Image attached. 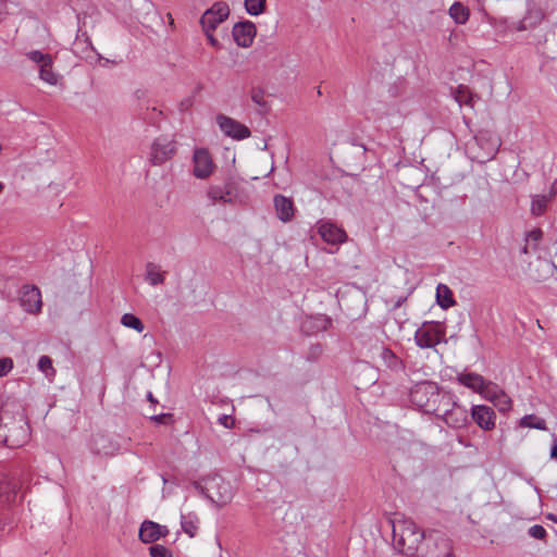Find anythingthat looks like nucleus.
I'll list each match as a JSON object with an SVG mask.
<instances>
[{
	"label": "nucleus",
	"instance_id": "nucleus-14",
	"mask_svg": "<svg viewBox=\"0 0 557 557\" xmlns=\"http://www.w3.org/2000/svg\"><path fill=\"white\" fill-rule=\"evenodd\" d=\"M321 238L331 245H338L347 239L346 232L330 221H319L317 224Z\"/></svg>",
	"mask_w": 557,
	"mask_h": 557
},
{
	"label": "nucleus",
	"instance_id": "nucleus-45",
	"mask_svg": "<svg viewBox=\"0 0 557 557\" xmlns=\"http://www.w3.org/2000/svg\"><path fill=\"white\" fill-rule=\"evenodd\" d=\"M405 300L406 298H399L394 305V310H397Z\"/></svg>",
	"mask_w": 557,
	"mask_h": 557
},
{
	"label": "nucleus",
	"instance_id": "nucleus-1",
	"mask_svg": "<svg viewBox=\"0 0 557 557\" xmlns=\"http://www.w3.org/2000/svg\"><path fill=\"white\" fill-rule=\"evenodd\" d=\"M0 436L7 446L20 447L28 441V426L24 409L16 401L7 400L0 409Z\"/></svg>",
	"mask_w": 557,
	"mask_h": 557
},
{
	"label": "nucleus",
	"instance_id": "nucleus-32",
	"mask_svg": "<svg viewBox=\"0 0 557 557\" xmlns=\"http://www.w3.org/2000/svg\"><path fill=\"white\" fill-rule=\"evenodd\" d=\"M38 369L46 375V377H53L55 370L52 366V360L48 356H41L38 360Z\"/></svg>",
	"mask_w": 557,
	"mask_h": 557
},
{
	"label": "nucleus",
	"instance_id": "nucleus-31",
	"mask_svg": "<svg viewBox=\"0 0 557 557\" xmlns=\"http://www.w3.org/2000/svg\"><path fill=\"white\" fill-rule=\"evenodd\" d=\"M543 237V232L541 228H534L527 233L525 240L527 245L523 247V252L528 253V247L532 244V248L536 249L539 242Z\"/></svg>",
	"mask_w": 557,
	"mask_h": 557
},
{
	"label": "nucleus",
	"instance_id": "nucleus-49",
	"mask_svg": "<svg viewBox=\"0 0 557 557\" xmlns=\"http://www.w3.org/2000/svg\"><path fill=\"white\" fill-rule=\"evenodd\" d=\"M148 399H149L150 401H154V399H153V397H152V394H151V393H148Z\"/></svg>",
	"mask_w": 557,
	"mask_h": 557
},
{
	"label": "nucleus",
	"instance_id": "nucleus-28",
	"mask_svg": "<svg viewBox=\"0 0 557 557\" xmlns=\"http://www.w3.org/2000/svg\"><path fill=\"white\" fill-rule=\"evenodd\" d=\"M121 323L125 327L133 329V330L137 331L138 333H141L145 329L141 320L132 313L123 314L121 318Z\"/></svg>",
	"mask_w": 557,
	"mask_h": 557
},
{
	"label": "nucleus",
	"instance_id": "nucleus-24",
	"mask_svg": "<svg viewBox=\"0 0 557 557\" xmlns=\"http://www.w3.org/2000/svg\"><path fill=\"white\" fill-rule=\"evenodd\" d=\"M39 77L49 85L58 84L60 76L53 71L52 58L50 59V62H46L39 66Z\"/></svg>",
	"mask_w": 557,
	"mask_h": 557
},
{
	"label": "nucleus",
	"instance_id": "nucleus-41",
	"mask_svg": "<svg viewBox=\"0 0 557 557\" xmlns=\"http://www.w3.org/2000/svg\"><path fill=\"white\" fill-rule=\"evenodd\" d=\"M206 33V36L210 42L211 46H213L214 48H220V42L219 40L213 36V32H208V30H203Z\"/></svg>",
	"mask_w": 557,
	"mask_h": 557
},
{
	"label": "nucleus",
	"instance_id": "nucleus-3",
	"mask_svg": "<svg viewBox=\"0 0 557 557\" xmlns=\"http://www.w3.org/2000/svg\"><path fill=\"white\" fill-rule=\"evenodd\" d=\"M453 396L448 392H441L438 386L431 382H421L410 391L411 403L425 413L436 417H440L441 412H447Z\"/></svg>",
	"mask_w": 557,
	"mask_h": 557
},
{
	"label": "nucleus",
	"instance_id": "nucleus-37",
	"mask_svg": "<svg viewBox=\"0 0 557 557\" xmlns=\"http://www.w3.org/2000/svg\"><path fill=\"white\" fill-rule=\"evenodd\" d=\"M528 534L531 536V537H534V539H537V540H544L547 532L546 530L540 525V524H534L532 525L529 530H528Z\"/></svg>",
	"mask_w": 557,
	"mask_h": 557
},
{
	"label": "nucleus",
	"instance_id": "nucleus-22",
	"mask_svg": "<svg viewBox=\"0 0 557 557\" xmlns=\"http://www.w3.org/2000/svg\"><path fill=\"white\" fill-rule=\"evenodd\" d=\"M436 300L441 308L447 309L453 307L456 301L451 289L445 284H438L436 287Z\"/></svg>",
	"mask_w": 557,
	"mask_h": 557
},
{
	"label": "nucleus",
	"instance_id": "nucleus-35",
	"mask_svg": "<svg viewBox=\"0 0 557 557\" xmlns=\"http://www.w3.org/2000/svg\"><path fill=\"white\" fill-rule=\"evenodd\" d=\"M27 57L38 64V66H41V64L46 62H50V59L52 58L50 54L42 53L41 51L34 50L27 53Z\"/></svg>",
	"mask_w": 557,
	"mask_h": 557
},
{
	"label": "nucleus",
	"instance_id": "nucleus-25",
	"mask_svg": "<svg viewBox=\"0 0 557 557\" xmlns=\"http://www.w3.org/2000/svg\"><path fill=\"white\" fill-rule=\"evenodd\" d=\"M552 197H553L552 195H549V196H546V195L533 196L532 203H531L532 214L536 215V216L542 215L546 211L547 205H548L549 200L552 199Z\"/></svg>",
	"mask_w": 557,
	"mask_h": 557
},
{
	"label": "nucleus",
	"instance_id": "nucleus-18",
	"mask_svg": "<svg viewBox=\"0 0 557 557\" xmlns=\"http://www.w3.org/2000/svg\"><path fill=\"white\" fill-rule=\"evenodd\" d=\"M168 534V529L153 521L146 520L139 529V539L144 543H153Z\"/></svg>",
	"mask_w": 557,
	"mask_h": 557
},
{
	"label": "nucleus",
	"instance_id": "nucleus-6",
	"mask_svg": "<svg viewBox=\"0 0 557 557\" xmlns=\"http://www.w3.org/2000/svg\"><path fill=\"white\" fill-rule=\"evenodd\" d=\"M203 492L206 496L219 506L226 505L233 496L232 487L220 475H212L205 480Z\"/></svg>",
	"mask_w": 557,
	"mask_h": 557
},
{
	"label": "nucleus",
	"instance_id": "nucleus-47",
	"mask_svg": "<svg viewBox=\"0 0 557 557\" xmlns=\"http://www.w3.org/2000/svg\"><path fill=\"white\" fill-rule=\"evenodd\" d=\"M401 322H403L401 320H398V319H396V318L394 319V324H395L396 326H398L399 329H400V324H401Z\"/></svg>",
	"mask_w": 557,
	"mask_h": 557
},
{
	"label": "nucleus",
	"instance_id": "nucleus-48",
	"mask_svg": "<svg viewBox=\"0 0 557 557\" xmlns=\"http://www.w3.org/2000/svg\"><path fill=\"white\" fill-rule=\"evenodd\" d=\"M364 371H371V369L367 364H362Z\"/></svg>",
	"mask_w": 557,
	"mask_h": 557
},
{
	"label": "nucleus",
	"instance_id": "nucleus-39",
	"mask_svg": "<svg viewBox=\"0 0 557 557\" xmlns=\"http://www.w3.org/2000/svg\"><path fill=\"white\" fill-rule=\"evenodd\" d=\"M251 99L258 106H264L265 103L263 92L261 90H252Z\"/></svg>",
	"mask_w": 557,
	"mask_h": 557
},
{
	"label": "nucleus",
	"instance_id": "nucleus-23",
	"mask_svg": "<svg viewBox=\"0 0 557 557\" xmlns=\"http://www.w3.org/2000/svg\"><path fill=\"white\" fill-rule=\"evenodd\" d=\"M448 13L455 23L459 25L466 24L470 15L469 9L459 1L451 4Z\"/></svg>",
	"mask_w": 557,
	"mask_h": 557
},
{
	"label": "nucleus",
	"instance_id": "nucleus-43",
	"mask_svg": "<svg viewBox=\"0 0 557 557\" xmlns=\"http://www.w3.org/2000/svg\"><path fill=\"white\" fill-rule=\"evenodd\" d=\"M550 457L557 459V441L554 442L550 449Z\"/></svg>",
	"mask_w": 557,
	"mask_h": 557
},
{
	"label": "nucleus",
	"instance_id": "nucleus-9",
	"mask_svg": "<svg viewBox=\"0 0 557 557\" xmlns=\"http://www.w3.org/2000/svg\"><path fill=\"white\" fill-rule=\"evenodd\" d=\"M215 169L216 164L207 148H196L194 150L191 173L196 178L208 180Z\"/></svg>",
	"mask_w": 557,
	"mask_h": 557
},
{
	"label": "nucleus",
	"instance_id": "nucleus-5",
	"mask_svg": "<svg viewBox=\"0 0 557 557\" xmlns=\"http://www.w3.org/2000/svg\"><path fill=\"white\" fill-rule=\"evenodd\" d=\"M414 339L421 348H432L445 339V326L440 322H424L414 333Z\"/></svg>",
	"mask_w": 557,
	"mask_h": 557
},
{
	"label": "nucleus",
	"instance_id": "nucleus-36",
	"mask_svg": "<svg viewBox=\"0 0 557 557\" xmlns=\"http://www.w3.org/2000/svg\"><path fill=\"white\" fill-rule=\"evenodd\" d=\"M149 552L151 557H173L170 549L159 544L152 545Z\"/></svg>",
	"mask_w": 557,
	"mask_h": 557
},
{
	"label": "nucleus",
	"instance_id": "nucleus-20",
	"mask_svg": "<svg viewBox=\"0 0 557 557\" xmlns=\"http://www.w3.org/2000/svg\"><path fill=\"white\" fill-rule=\"evenodd\" d=\"M457 381L461 385H463L479 394H480L482 387L484 386V382H485L484 377L478 373H460L457 376Z\"/></svg>",
	"mask_w": 557,
	"mask_h": 557
},
{
	"label": "nucleus",
	"instance_id": "nucleus-19",
	"mask_svg": "<svg viewBox=\"0 0 557 557\" xmlns=\"http://www.w3.org/2000/svg\"><path fill=\"white\" fill-rule=\"evenodd\" d=\"M274 207L278 219L283 222H288L294 216V205L289 198L282 195L274 197Z\"/></svg>",
	"mask_w": 557,
	"mask_h": 557
},
{
	"label": "nucleus",
	"instance_id": "nucleus-12",
	"mask_svg": "<svg viewBox=\"0 0 557 557\" xmlns=\"http://www.w3.org/2000/svg\"><path fill=\"white\" fill-rule=\"evenodd\" d=\"M230 14V8L225 2H216L201 16L200 23L203 30L213 32Z\"/></svg>",
	"mask_w": 557,
	"mask_h": 557
},
{
	"label": "nucleus",
	"instance_id": "nucleus-10",
	"mask_svg": "<svg viewBox=\"0 0 557 557\" xmlns=\"http://www.w3.org/2000/svg\"><path fill=\"white\" fill-rule=\"evenodd\" d=\"M215 121L221 132L233 139L243 140L251 135L250 129L246 125L227 115L218 114Z\"/></svg>",
	"mask_w": 557,
	"mask_h": 557
},
{
	"label": "nucleus",
	"instance_id": "nucleus-33",
	"mask_svg": "<svg viewBox=\"0 0 557 557\" xmlns=\"http://www.w3.org/2000/svg\"><path fill=\"white\" fill-rule=\"evenodd\" d=\"M456 101L461 104H470L472 97L469 89L466 86L460 85L455 94Z\"/></svg>",
	"mask_w": 557,
	"mask_h": 557
},
{
	"label": "nucleus",
	"instance_id": "nucleus-40",
	"mask_svg": "<svg viewBox=\"0 0 557 557\" xmlns=\"http://www.w3.org/2000/svg\"><path fill=\"white\" fill-rule=\"evenodd\" d=\"M8 13L7 0H0V23L5 18Z\"/></svg>",
	"mask_w": 557,
	"mask_h": 557
},
{
	"label": "nucleus",
	"instance_id": "nucleus-4",
	"mask_svg": "<svg viewBox=\"0 0 557 557\" xmlns=\"http://www.w3.org/2000/svg\"><path fill=\"white\" fill-rule=\"evenodd\" d=\"M337 299L342 310L352 319L361 317L364 312L366 296L355 286H345L337 292Z\"/></svg>",
	"mask_w": 557,
	"mask_h": 557
},
{
	"label": "nucleus",
	"instance_id": "nucleus-51",
	"mask_svg": "<svg viewBox=\"0 0 557 557\" xmlns=\"http://www.w3.org/2000/svg\"><path fill=\"white\" fill-rule=\"evenodd\" d=\"M447 557H456L453 553H448Z\"/></svg>",
	"mask_w": 557,
	"mask_h": 557
},
{
	"label": "nucleus",
	"instance_id": "nucleus-8",
	"mask_svg": "<svg viewBox=\"0 0 557 557\" xmlns=\"http://www.w3.org/2000/svg\"><path fill=\"white\" fill-rule=\"evenodd\" d=\"M408 381L405 366L391 349L385 348V385L398 384L401 385Z\"/></svg>",
	"mask_w": 557,
	"mask_h": 557
},
{
	"label": "nucleus",
	"instance_id": "nucleus-21",
	"mask_svg": "<svg viewBox=\"0 0 557 557\" xmlns=\"http://www.w3.org/2000/svg\"><path fill=\"white\" fill-rule=\"evenodd\" d=\"M145 280L151 286H157L163 284L165 280V272L160 270V267L153 262H148L146 264V275Z\"/></svg>",
	"mask_w": 557,
	"mask_h": 557
},
{
	"label": "nucleus",
	"instance_id": "nucleus-11",
	"mask_svg": "<svg viewBox=\"0 0 557 557\" xmlns=\"http://www.w3.org/2000/svg\"><path fill=\"white\" fill-rule=\"evenodd\" d=\"M207 197L213 203H233L237 199L236 184L228 180L223 185H210Z\"/></svg>",
	"mask_w": 557,
	"mask_h": 557
},
{
	"label": "nucleus",
	"instance_id": "nucleus-7",
	"mask_svg": "<svg viewBox=\"0 0 557 557\" xmlns=\"http://www.w3.org/2000/svg\"><path fill=\"white\" fill-rule=\"evenodd\" d=\"M176 150L174 139L168 136H159L150 146L149 162L152 165H162L175 156Z\"/></svg>",
	"mask_w": 557,
	"mask_h": 557
},
{
	"label": "nucleus",
	"instance_id": "nucleus-50",
	"mask_svg": "<svg viewBox=\"0 0 557 557\" xmlns=\"http://www.w3.org/2000/svg\"><path fill=\"white\" fill-rule=\"evenodd\" d=\"M4 186L3 184L0 182V193L3 190Z\"/></svg>",
	"mask_w": 557,
	"mask_h": 557
},
{
	"label": "nucleus",
	"instance_id": "nucleus-27",
	"mask_svg": "<svg viewBox=\"0 0 557 557\" xmlns=\"http://www.w3.org/2000/svg\"><path fill=\"white\" fill-rule=\"evenodd\" d=\"M503 389L493 382L485 381L480 395L490 401H494Z\"/></svg>",
	"mask_w": 557,
	"mask_h": 557
},
{
	"label": "nucleus",
	"instance_id": "nucleus-30",
	"mask_svg": "<svg viewBox=\"0 0 557 557\" xmlns=\"http://www.w3.org/2000/svg\"><path fill=\"white\" fill-rule=\"evenodd\" d=\"M182 528L185 533H187L190 536H194L198 530V519L196 518V516H182Z\"/></svg>",
	"mask_w": 557,
	"mask_h": 557
},
{
	"label": "nucleus",
	"instance_id": "nucleus-44",
	"mask_svg": "<svg viewBox=\"0 0 557 557\" xmlns=\"http://www.w3.org/2000/svg\"><path fill=\"white\" fill-rule=\"evenodd\" d=\"M228 420H231V418H230V417H227V416H223L222 418H220V422H221L223 425H225L226 428H230V426H231V425L227 423V422H228Z\"/></svg>",
	"mask_w": 557,
	"mask_h": 557
},
{
	"label": "nucleus",
	"instance_id": "nucleus-46",
	"mask_svg": "<svg viewBox=\"0 0 557 557\" xmlns=\"http://www.w3.org/2000/svg\"><path fill=\"white\" fill-rule=\"evenodd\" d=\"M525 29H527V26H525L524 22L521 21L519 23V25L517 26V30L522 32V30H525Z\"/></svg>",
	"mask_w": 557,
	"mask_h": 557
},
{
	"label": "nucleus",
	"instance_id": "nucleus-15",
	"mask_svg": "<svg viewBox=\"0 0 557 557\" xmlns=\"http://www.w3.org/2000/svg\"><path fill=\"white\" fill-rule=\"evenodd\" d=\"M21 306L28 313H37L41 310V294L36 286H24L20 297Z\"/></svg>",
	"mask_w": 557,
	"mask_h": 557
},
{
	"label": "nucleus",
	"instance_id": "nucleus-42",
	"mask_svg": "<svg viewBox=\"0 0 557 557\" xmlns=\"http://www.w3.org/2000/svg\"><path fill=\"white\" fill-rule=\"evenodd\" d=\"M168 417H169L168 414H157V416H152L151 419L158 423H163L165 421V419H168Z\"/></svg>",
	"mask_w": 557,
	"mask_h": 557
},
{
	"label": "nucleus",
	"instance_id": "nucleus-26",
	"mask_svg": "<svg viewBox=\"0 0 557 557\" xmlns=\"http://www.w3.org/2000/svg\"><path fill=\"white\" fill-rule=\"evenodd\" d=\"M520 426L545 431L546 421L535 414H527L520 420Z\"/></svg>",
	"mask_w": 557,
	"mask_h": 557
},
{
	"label": "nucleus",
	"instance_id": "nucleus-38",
	"mask_svg": "<svg viewBox=\"0 0 557 557\" xmlns=\"http://www.w3.org/2000/svg\"><path fill=\"white\" fill-rule=\"evenodd\" d=\"M13 369V360L10 357L0 359V377L7 375Z\"/></svg>",
	"mask_w": 557,
	"mask_h": 557
},
{
	"label": "nucleus",
	"instance_id": "nucleus-17",
	"mask_svg": "<svg viewBox=\"0 0 557 557\" xmlns=\"http://www.w3.org/2000/svg\"><path fill=\"white\" fill-rule=\"evenodd\" d=\"M471 417L473 421L483 430L491 431L495 428V412L485 405H476L471 409Z\"/></svg>",
	"mask_w": 557,
	"mask_h": 557
},
{
	"label": "nucleus",
	"instance_id": "nucleus-13",
	"mask_svg": "<svg viewBox=\"0 0 557 557\" xmlns=\"http://www.w3.org/2000/svg\"><path fill=\"white\" fill-rule=\"evenodd\" d=\"M448 426L460 429L468 423V411L458 405L455 397L451 398V406L447 407V412H441L440 417Z\"/></svg>",
	"mask_w": 557,
	"mask_h": 557
},
{
	"label": "nucleus",
	"instance_id": "nucleus-34",
	"mask_svg": "<svg viewBox=\"0 0 557 557\" xmlns=\"http://www.w3.org/2000/svg\"><path fill=\"white\" fill-rule=\"evenodd\" d=\"M493 404L503 412L508 411L511 408V399L504 391L498 395Z\"/></svg>",
	"mask_w": 557,
	"mask_h": 557
},
{
	"label": "nucleus",
	"instance_id": "nucleus-16",
	"mask_svg": "<svg viewBox=\"0 0 557 557\" xmlns=\"http://www.w3.org/2000/svg\"><path fill=\"white\" fill-rule=\"evenodd\" d=\"M256 33V25L250 21L237 23L233 27L234 40L243 48H248L252 45Z\"/></svg>",
	"mask_w": 557,
	"mask_h": 557
},
{
	"label": "nucleus",
	"instance_id": "nucleus-29",
	"mask_svg": "<svg viewBox=\"0 0 557 557\" xmlns=\"http://www.w3.org/2000/svg\"><path fill=\"white\" fill-rule=\"evenodd\" d=\"M267 0H245V8L248 14L257 16L264 12Z\"/></svg>",
	"mask_w": 557,
	"mask_h": 557
},
{
	"label": "nucleus",
	"instance_id": "nucleus-2",
	"mask_svg": "<svg viewBox=\"0 0 557 557\" xmlns=\"http://www.w3.org/2000/svg\"><path fill=\"white\" fill-rule=\"evenodd\" d=\"M392 525V546L395 552L414 557L424 540V532L409 519L395 517L389 520Z\"/></svg>",
	"mask_w": 557,
	"mask_h": 557
}]
</instances>
